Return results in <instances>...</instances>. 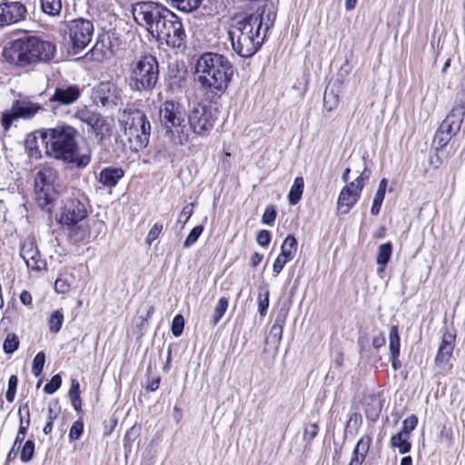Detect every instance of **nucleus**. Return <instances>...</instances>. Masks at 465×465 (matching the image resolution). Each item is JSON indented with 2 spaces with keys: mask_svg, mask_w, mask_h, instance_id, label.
Wrapping results in <instances>:
<instances>
[{
  "mask_svg": "<svg viewBox=\"0 0 465 465\" xmlns=\"http://www.w3.org/2000/svg\"><path fill=\"white\" fill-rule=\"evenodd\" d=\"M79 95V89H55L50 101L59 102L62 104H69L76 101Z\"/></svg>",
  "mask_w": 465,
  "mask_h": 465,
  "instance_id": "nucleus-28",
  "label": "nucleus"
},
{
  "mask_svg": "<svg viewBox=\"0 0 465 465\" xmlns=\"http://www.w3.org/2000/svg\"><path fill=\"white\" fill-rule=\"evenodd\" d=\"M409 436L398 432L397 434L391 437V445L393 448H398L400 453L401 454L408 453L411 448V444L409 441Z\"/></svg>",
  "mask_w": 465,
  "mask_h": 465,
  "instance_id": "nucleus-36",
  "label": "nucleus"
},
{
  "mask_svg": "<svg viewBox=\"0 0 465 465\" xmlns=\"http://www.w3.org/2000/svg\"><path fill=\"white\" fill-rule=\"evenodd\" d=\"M45 354L43 351L38 352L35 356V358L33 360V363H32V373L35 377H38L42 373L44 366H45Z\"/></svg>",
  "mask_w": 465,
  "mask_h": 465,
  "instance_id": "nucleus-46",
  "label": "nucleus"
},
{
  "mask_svg": "<svg viewBox=\"0 0 465 465\" xmlns=\"http://www.w3.org/2000/svg\"><path fill=\"white\" fill-rule=\"evenodd\" d=\"M57 418V413L51 408H48L47 421L45 425L43 431L45 435L52 432L54 420Z\"/></svg>",
  "mask_w": 465,
  "mask_h": 465,
  "instance_id": "nucleus-60",
  "label": "nucleus"
},
{
  "mask_svg": "<svg viewBox=\"0 0 465 465\" xmlns=\"http://www.w3.org/2000/svg\"><path fill=\"white\" fill-rule=\"evenodd\" d=\"M124 176V171L121 167H105L98 175V182L106 188H113Z\"/></svg>",
  "mask_w": 465,
  "mask_h": 465,
  "instance_id": "nucleus-21",
  "label": "nucleus"
},
{
  "mask_svg": "<svg viewBox=\"0 0 465 465\" xmlns=\"http://www.w3.org/2000/svg\"><path fill=\"white\" fill-rule=\"evenodd\" d=\"M232 75V67L222 54L206 53L196 64L195 79L202 87H227Z\"/></svg>",
  "mask_w": 465,
  "mask_h": 465,
  "instance_id": "nucleus-3",
  "label": "nucleus"
},
{
  "mask_svg": "<svg viewBox=\"0 0 465 465\" xmlns=\"http://www.w3.org/2000/svg\"><path fill=\"white\" fill-rule=\"evenodd\" d=\"M269 291H265L263 294L259 293L258 295V311L262 317H264L269 308Z\"/></svg>",
  "mask_w": 465,
  "mask_h": 465,
  "instance_id": "nucleus-52",
  "label": "nucleus"
},
{
  "mask_svg": "<svg viewBox=\"0 0 465 465\" xmlns=\"http://www.w3.org/2000/svg\"><path fill=\"white\" fill-rule=\"evenodd\" d=\"M417 424L418 418L415 415H411L403 420L402 429L399 432L410 437V433L416 428Z\"/></svg>",
  "mask_w": 465,
  "mask_h": 465,
  "instance_id": "nucleus-50",
  "label": "nucleus"
},
{
  "mask_svg": "<svg viewBox=\"0 0 465 465\" xmlns=\"http://www.w3.org/2000/svg\"><path fill=\"white\" fill-rule=\"evenodd\" d=\"M303 178L302 176L296 177L288 193V200L290 204L295 205L300 202L303 193Z\"/></svg>",
  "mask_w": 465,
  "mask_h": 465,
  "instance_id": "nucleus-31",
  "label": "nucleus"
},
{
  "mask_svg": "<svg viewBox=\"0 0 465 465\" xmlns=\"http://www.w3.org/2000/svg\"><path fill=\"white\" fill-rule=\"evenodd\" d=\"M55 53L56 47L54 43L35 36L36 63L49 62L54 57Z\"/></svg>",
  "mask_w": 465,
  "mask_h": 465,
  "instance_id": "nucleus-22",
  "label": "nucleus"
},
{
  "mask_svg": "<svg viewBox=\"0 0 465 465\" xmlns=\"http://www.w3.org/2000/svg\"><path fill=\"white\" fill-rule=\"evenodd\" d=\"M392 252V244L391 242L382 243L379 246L376 262L379 265H386Z\"/></svg>",
  "mask_w": 465,
  "mask_h": 465,
  "instance_id": "nucleus-40",
  "label": "nucleus"
},
{
  "mask_svg": "<svg viewBox=\"0 0 465 465\" xmlns=\"http://www.w3.org/2000/svg\"><path fill=\"white\" fill-rule=\"evenodd\" d=\"M19 347V339L18 336L15 333L7 334L4 344L3 350L6 354L14 353Z\"/></svg>",
  "mask_w": 465,
  "mask_h": 465,
  "instance_id": "nucleus-41",
  "label": "nucleus"
},
{
  "mask_svg": "<svg viewBox=\"0 0 465 465\" xmlns=\"http://www.w3.org/2000/svg\"><path fill=\"white\" fill-rule=\"evenodd\" d=\"M287 262H288L285 259L278 255L272 265V271L275 276L278 275L282 271Z\"/></svg>",
  "mask_w": 465,
  "mask_h": 465,
  "instance_id": "nucleus-64",
  "label": "nucleus"
},
{
  "mask_svg": "<svg viewBox=\"0 0 465 465\" xmlns=\"http://www.w3.org/2000/svg\"><path fill=\"white\" fill-rule=\"evenodd\" d=\"M160 122L165 136L174 145H183L189 141V128L185 124L184 112L178 103L166 101L160 107Z\"/></svg>",
  "mask_w": 465,
  "mask_h": 465,
  "instance_id": "nucleus-5",
  "label": "nucleus"
},
{
  "mask_svg": "<svg viewBox=\"0 0 465 465\" xmlns=\"http://www.w3.org/2000/svg\"><path fill=\"white\" fill-rule=\"evenodd\" d=\"M451 138L450 135L438 129L434 135L433 143L437 150L442 149L449 143Z\"/></svg>",
  "mask_w": 465,
  "mask_h": 465,
  "instance_id": "nucleus-49",
  "label": "nucleus"
},
{
  "mask_svg": "<svg viewBox=\"0 0 465 465\" xmlns=\"http://www.w3.org/2000/svg\"><path fill=\"white\" fill-rule=\"evenodd\" d=\"M86 203L87 199L84 196L67 199L61 208L58 223L63 227L81 223L87 217Z\"/></svg>",
  "mask_w": 465,
  "mask_h": 465,
  "instance_id": "nucleus-12",
  "label": "nucleus"
},
{
  "mask_svg": "<svg viewBox=\"0 0 465 465\" xmlns=\"http://www.w3.org/2000/svg\"><path fill=\"white\" fill-rule=\"evenodd\" d=\"M91 129L101 146H104V141L112 134L111 124L101 114L97 117Z\"/></svg>",
  "mask_w": 465,
  "mask_h": 465,
  "instance_id": "nucleus-25",
  "label": "nucleus"
},
{
  "mask_svg": "<svg viewBox=\"0 0 465 465\" xmlns=\"http://www.w3.org/2000/svg\"><path fill=\"white\" fill-rule=\"evenodd\" d=\"M63 322H64L63 310L59 309V310L54 311L50 314V316L47 320V324H48L50 332H52V333L59 332L62 328Z\"/></svg>",
  "mask_w": 465,
  "mask_h": 465,
  "instance_id": "nucleus-37",
  "label": "nucleus"
},
{
  "mask_svg": "<svg viewBox=\"0 0 465 465\" xmlns=\"http://www.w3.org/2000/svg\"><path fill=\"white\" fill-rule=\"evenodd\" d=\"M258 244H260L262 247H266L269 245L271 242V233L267 230H261L257 233L256 237Z\"/></svg>",
  "mask_w": 465,
  "mask_h": 465,
  "instance_id": "nucleus-62",
  "label": "nucleus"
},
{
  "mask_svg": "<svg viewBox=\"0 0 465 465\" xmlns=\"http://www.w3.org/2000/svg\"><path fill=\"white\" fill-rule=\"evenodd\" d=\"M170 13L171 10L163 5L152 1L139 2L133 6L135 22L144 26L153 36Z\"/></svg>",
  "mask_w": 465,
  "mask_h": 465,
  "instance_id": "nucleus-8",
  "label": "nucleus"
},
{
  "mask_svg": "<svg viewBox=\"0 0 465 465\" xmlns=\"http://www.w3.org/2000/svg\"><path fill=\"white\" fill-rule=\"evenodd\" d=\"M181 11L191 12L199 6L200 0H170Z\"/></svg>",
  "mask_w": 465,
  "mask_h": 465,
  "instance_id": "nucleus-44",
  "label": "nucleus"
},
{
  "mask_svg": "<svg viewBox=\"0 0 465 465\" xmlns=\"http://www.w3.org/2000/svg\"><path fill=\"white\" fill-rule=\"evenodd\" d=\"M281 249H284L286 251H292V253H296L297 252V241L294 236L288 235L283 241Z\"/></svg>",
  "mask_w": 465,
  "mask_h": 465,
  "instance_id": "nucleus-61",
  "label": "nucleus"
},
{
  "mask_svg": "<svg viewBox=\"0 0 465 465\" xmlns=\"http://www.w3.org/2000/svg\"><path fill=\"white\" fill-rule=\"evenodd\" d=\"M339 102V89H325L323 94V105L326 110L331 111Z\"/></svg>",
  "mask_w": 465,
  "mask_h": 465,
  "instance_id": "nucleus-39",
  "label": "nucleus"
},
{
  "mask_svg": "<svg viewBox=\"0 0 465 465\" xmlns=\"http://www.w3.org/2000/svg\"><path fill=\"white\" fill-rule=\"evenodd\" d=\"M276 215H277V213H276L275 207L273 205L271 204V205L266 206L265 211L262 217V223L267 224V225H272L276 219Z\"/></svg>",
  "mask_w": 465,
  "mask_h": 465,
  "instance_id": "nucleus-56",
  "label": "nucleus"
},
{
  "mask_svg": "<svg viewBox=\"0 0 465 465\" xmlns=\"http://www.w3.org/2000/svg\"><path fill=\"white\" fill-rule=\"evenodd\" d=\"M362 404L366 417L372 421L377 420L382 409V402L380 396L373 391L366 392Z\"/></svg>",
  "mask_w": 465,
  "mask_h": 465,
  "instance_id": "nucleus-19",
  "label": "nucleus"
},
{
  "mask_svg": "<svg viewBox=\"0 0 465 465\" xmlns=\"http://www.w3.org/2000/svg\"><path fill=\"white\" fill-rule=\"evenodd\" d=\"M13 105L20 116L24 118L32 117L40 109L39 105L24 101H16Z\"/></svg>",
  "mask_w": 465,
  "mask_h": 465,
  "instance_id": "nucleus-33",
  "label": "nucleus"
},
{
  "mask_svg": "<svg viewBox=\"0 0 465 465\" xmlns=\"http://www.w3.org/2000/svg\"><path fill=\"white\" fill-rule=\"evenodd\" d=\"M69 38L74 54L84 50L91 42L94 25L89 20L78 18L68 24Z\"/></svg>",
  "mask_w": 465,
  "mask_h": 465,
  "instance_id": "nucleus-11",
  "label": "nucleus"
},
{
  "mask_svg": "<svg viewBox=\"0 0 465 465\" xmlns=\"http://www.w3.org/2000/svg\"><path fill=\"white\" fill-rule=\"evenodd\" d=\"M153 37L172 48H179L185 44L187 35L181 18L171 11Z\"/></svg>",
  "mask_w": 465,
  "mask_h": 465,
  "instance_id": "nucleus-10",
  "label": "nucleus"
},
{
  "mask_svg": "<svg viewBox=\"0 0 465 465\" xmlns=\"http://www.w3.org/2000/svg\"><path fill=\"white\" fill-rule=\"evenodd\" d=\"M4 56L7 62L18 66L34 64L26 37L11 42L10 45L5 48Z\"/></svg>",
  "mask_w": 465,
  "mask_h": 465,
  "instance_id": "nucleus-13",
  "label": "nucleus"
},
{
  "mask_svg": "<svg viewBox=\"0 0 465 465\" xmlns=\"http://www.w3.org/2000/svg\"><path fill=\"white\" fill-rule=\"evenodd\" d=\"M370 175L371 171L365 167L354 181L346 183L347 184L342 189H347L348 192L352 193L357 192V194L361 195L362 189L365 186V183L369 180Z\"/></svg>",
  "mask_w": 465,
  "mask_h": 465,
  "instance_id": "nucleus-29",
  "label": "nucleus"
},
{
  "mask_svg": "<svg viewBox=\"0 0 465 465\" xmlns=\"http://www.w3.org/2000/svg\"><path fill=\"white\" fill-rule=\"evenodd\" d=\"M163 223H155L147 234L146 242L148 244H152V242H154L159 237L163 231Z\"/></svg>",
  "mask_w": 465,
  "mask_h": 465,
  "instance_id": "nucleus-57",
  "label": "nucleus"
},
{
  "mask_svg": "<svg viewBox=\"0 0 465 465\" xmlns=\"http://www.w3.org/2000/svg\"><path fill=\"white\" fill-rule=\"evenodd\" d=\"M100 114L87 110L82 109L76 112V118H78L83 123L86 124L88 126L92 127L97 117Z\"/></svg>",
  "mask_w": 465,
  "mask_h": 465,
  "instance_id": "nucleus-43",
  "label": "nucleus"
},
{
  "mask_svg": "<svg viewBox=\"0 0 465 465\" xmlns=\"http://www.w3.org/2000/svg\"><path fill=\"white\" fill-rule=\"evenodd\" d=\"M18 415L20 417L19 428L12 446L15 449L20 448V445L24 441L27 433V430L30 426V410L28 402H25L19 407Z\"/></svg>",
  "mask_w": 465,
  "mask_h": 465,
  "instance_id": "nucleus-20",
  "label": "nucleus"
},
{
  "mask_svg": "<svg viewBox=\"0 0 465 465\" xmlns=\"http://www.w3.org/2000/svg\"><path fill=\"white\" fill-rule=\"evenodd\" d=\"M277 7L273 2L257 3L255 11L235 15L230 25L232 47L240 56L254 55L262 45L268 30L273 25Z\"/></svg>",
  "mask_w": 465,
  "mask_h": 465,
  "instance_id": "nucleus-1",
  "label": "nucleus"
},
{
  "mask_svg": "<svg viewBox=\"0 0 465 465\" xmlns=\"http://www.w3.org/2000/svg\"><path fill=\"white\" fill-rule=\"evenodd\" d=\"M58 198L55 187L35 188V199L37 205L45 212L51 213Z\"/></svg>",
  "mask_w": 465,
  "mask_h": 465,
  "instance_id": "nucleus-18",
  "label": "nucleus"
},
{
  "mask_svg": "<svg viewBox=\"0 0 465 465\" xmlns=\"http://www.w3.org/2000/svg\"><path fill=\"white\" fill-rule=\"evenodd\" d=\"M455 330L447 329L442 335L441 342L435 357V364L440 370H445L449 364L455 347Z\"/></svg>",
  "mask_w": 465,
  "mask_h": 465,
  "instance_id": "nucleus-15",
  "label": "nucleus"
},
{
  "mask_svg": "<svg viewBox=\"0 0 465 465\" xmlns=\"http://www.w3.org/2000/svg\"><path fill=\"white\" fill-rule=\"evenodd\" d=\"M184 328V319L181 314H177L173 317L172 322V333L175 337L182 335Z\"/></svg>",
  "mask_w": 465,
  "mask_h": 465,
  "instance_id": "nucleus-53",
  "label": "nucleus"
},
{
  "mask_svg": "<svg viewBox=\"0 0 465 465\" xmlns=\"http://www.w3.org/2000/svg\"><path fill=\"white\" fill-rule=\"evenodd\" d=\"M18 384V378L16 375H11L8 380V388L5 392V399L8 402H13L15 397L16 389Z\"/></svg>",
  "mask_w": 465,
  "mask_h": 465,
  "instance_id": "nucleus-48",
  "label": "nucleus"
},
{
  "mask_svg": "<svg viewBox=\"0 0 465 465\" xmlns=\"http://www.w3.org/2000/svg\"><path fill=\"white\" fill-rule=\"evenodd\" d=\"M71 284L70 282L62 277H58L54 282V290L58 293H66L70 291Z\"/></svg>",
  "mask_w": 465,
  "mask_h": 465,
  "instance_id": "nucleus-58",
  "label": "nucleus"
},
{
  "mask_svg": "<svg viewBox=\"0 0 465 465\" xmlns=\"http://www.w3.org/2000/svg\"><path fill=\"white\" fill-rule=\"evenodd\" d=\"M27 9L19 1L0 4V27L12 25L25 20Z\"/></svg>",
  "mask_w": 465,
  "mask_h": 465,
  "instance_id": "nucleus-14",
  "label": "nucleus"
},
{
  "mask_svg": "<svg viewBox=\"0 0 465 465\" xmlns=\"http://www.w3.org/2000/svg\"><path fill=\"white\" fill-rule=\"evenodd\" d=\"M371 443L370 435L362 436L357 442L349 465H361L364 461Z\"/></svg>",
  "mask_w": 465,
  "mask_h": 465,
  "instance_id": "nucleus-23",
  "label": "nucleus"
},
{
  "mask_svg": "<svg viewBox=\"0 0 465 465\" xmlns=\"http://www.w3.org/2000/svg\"><path fill=\"white\" fill-rule=\"evenodd\" d=\"M193 206H194V204L193 203H189L186 206H184L183 208L182 212L180 213L177 223H181L182 229L184 227L185 223L189 221V219L193 215Z\"/></svg>",
  "mask_w": 465,
  "mask_h": 465,
  "instance_id": "nucleus-54",
  "label": "nucleus"
},
{
  "mask_svg": "<svg viewBox=\"0 0 465 465\" xmlns=\"http://www.w3.org/2000/svg\"><path fill=\"white\" fill-rule=\"evenodd\" d=\"M203 225H197V226L193 227L191 230V232H189V234L186 237V239L184 240L183 247L184 248H189L193 244H194L197 242V240L199 239V237L201 236V234L203 233Z\"/></svg>",
  "mask_w": 465,
  "mask_h": 465,
  "instance_id": "nucleus-47",
  "label": "nucleus"
},
{
  "mask_svg": "<svg viewBox=\"0 0 465 465\" xmlns=\"http://www.w3.org/2000/svg\"><path fill=\"white\" fill-rule=\"evenodd\" d=\"M400 334L397 325H392L390 328L389 332V350L390 355L391 356H400Z\"/></svg>",
  "mask_w": 465,
  "mask_h": 465,
  "instance_id": "nucleus-34",
  "label": "nucleus"
},
{
  "mask_svg": "<svg viewBox=\"0 0 465 465\" xmlns=\"http://www.w3.org/2000/svg\"><path fill=\"white\" fill-rule=\"evenodd\" d=\"M35 442L32 440H27L22 447L20 452V460L22 462H29L35 455Z\"/></svg>",
  "mask_w": 465,
  "mask_h": 465,
  "instance_id": "nucleus-42",
  "label": "nucleus"
},
{
  "mask_svg": "<svg viewBox=\"0 0 465 465\" xmlns=\"http://www.w3.org/2000/svg\"><path fill=\"white\" fill-rule=\"evenodd\" d=\"M64 228L68 231V237L71 242L74 243L85 241L90 236L89 227L83 223H74Z\"/></svg>",
  "mask_w": 465,
  "mask_h": 465,
  "instance_id": "nucleus-27",
  "label": "nucleus"
},
{
  "mask_svg": "<svg viewBox=\"0 0 465 465\" xmlns=\"http://www.w3.org/2000/svg\"><path fill=\"white\" fill-rule=\"evenodd\" d=\"M77 132L71 126H61L40 131L47 155L72 166L84 169L91 162L89 149L82 150L76 142Z\"/></svg>",
  "mask_w": 465,
  "mask_h": 465,
  "instance_id": "nucleus-2",
  "label": "nucleus"
},
{
  "mask_svg": "<svg viewBox=\"0 0 465 465\" xmlns=\"http://www.w3.org/2000/svg\"><path fill=\"white\" fill-rule=\"evenodd\" d=\"M217 108L209 103L193 104L188 113L189 131L199 136L208 135L217 120Z\"/></svg>",
  "mask_w": 465,
  "mask_h": 465,
  "instance_id": "nucleus-9",
  "label": "nucleus"
},
{
  "mask_svg": "<svg viewBox=\"0 0 465 465\" xmlns=\"http://www.w3.org/2000/svg\"><path fill=\"white\" fill-rule=\"evenodd\" d=\"M229 306V301L226 297H221L215 305L213 313L211 318V324L213 327L216 326L221 319L223 317Z\"/></svg>",
  "mask_w": 465,
  "mask_h": 465,
  "instance_id": "nucleus-35",
  "label": "nucleus"
},
{
  "mask_svg": "<svg viewBox=\"0 0 465 465\" xmlns=\"http://www.w3.org/2000/svg\"><path fill=\"white\" fill-rule=\"evenodd\" d=\"M124 136L117 134L114 141L117 148L123 151L129 143L131 150L138 151L147 146L151 134V124L147 116L141 111H134L129 114L124 124L121 121Z\"/></svg>",
  "mask_w": 465,
  "mask_h": 465,
  "instance_id": "nucleus-4",
  "label": "nucleus"
},
{
  "mask_svg": "<svg viewBox=\"0 0 465 465\" xmlns=\"http://www.w3.org/2000/svg\"><path fill=\"white\" fill-rule=\"evenodd\" d=\"M62 384V378L59 374L54 375L51 380L45 385L44 391L47 394L54 393Z\"/></svg>",
  "mask_w": 465,
  "mask_h": 465,
  "instance_id": "nucleus-51",
  "label": "nucleus"
},
{
  "mask_svg": "<svg viewBox=\"0 0 465 465\" xmlns=\"http://www.w3.org/2000/svg\"><path fill=\"white\" fill-rule=\"evenodd\" d=\"M20 117L21 116L19 113H17V111L14 108L13 105L11 111H6L3 114L1 119V125L5 131H7L11 127L13 122Z\"/></svg>",
  "mask_w": 465,
  "mask_h": 465,
  "instance_id": "nucleus-45",
  "label": "nucleus"
},
{
  "mask_svg": "<svg viewBox=\"0 0 465 465\" xmlns=\"http://www.w3.org/2000/svg\"><path fill=\"white\" fill-rule=\"evenodd\" d=\"M20 256L28 269L40 271L45 266V262L40 258L37 246L32 240L24 242L21 246Z\"/></svg>",
  "mask_w": 465,
  "mask_h": 465,
  "instance_id": "nucleus-17",
  "label": "nucleus"
},
{
  "mask_svg": "<svg viewBox=\"0 0 465 465\" xmlns=\"http://www.w3.org/2000/svg\"><path fill=\"white\" fill-rule=\"evenodd\" d=\"M465 115V105L462 102L455 104L450 113L440 124L439 129L451 137L455 136L461 126Z\"/></svg>",
  "mask_w": 465,
  "mask_h": 465,
  "instance_id": "nucleus-16",
  "label": "nucleus"
},
{
  "mask_svg": "<svg viewBox=\"0 0 465 465\" xmlns=\"http://www.w3.org/2000/svg\"><path fill=\"white\" fill-rule=\"evenodd\" d=\"M43 12L50 16L58 15L62 10L61 0H41Z\"/></svg>",
  "mask_w": 465,
  "mask_h": 465,
  "instance_id": "nucleus-38",
  "label": "nucleus"
},
{
  "mask_svg": "<svg viewBox=\"0 0 465 465\" xmlns=\"http://www.w3.org/2000/svg\"><path fill=\"white\" fill-rule=\"evenodd\" d=\"M56 179V170L50 166H45L35 174V188L55 187Z\"/></svg>",
  "mask_w": 465,
  "mask_h": 465,
  "instance_id": "nucleus-24",
  "label": "nucleus"
},
{
  "mask_svg": "<svg viewBox=\"0 0 465 465\" xmlns=\"http://www.w3.org/2000/svg\"><path fill=\"white\" fill-rule=\"evenodd\" d=\"M387 183H388V181L386 178H382L379 183V187L375 193V196H374V199L372 202V206L371 208V213L372 215H378L380 213L381 207L382 202L385 197Z\"/></svg>",
  "mask_w": 465,
  "mask_h": 465,
  "instance_id": "nucleus-30",
  "label": "nucleus"
},
{
  "mask_svg": "<svg viewBox=\"0 0 465 465\" xmlns=\"http://www.w3.org/2000/svg\"><path fill=\"white\" fill-rule=\"evenodd\" d=\"M160 122L165 136L174 145H183L189 141V128L185 124L184 112L178 103L166 101L160 107Z\"/></svg>",
  "mask_w": 465,
  "mask_h": 465,
  "instance_id": "nucleus-6",
  "label": "nucleus"
},
{
  "mask_svg": "<svg viewBox=\"0 0 465 465\" xmlns=\"http://www.w3.org/2000/svg\"><path fill=\"white\" fill-rule=\"evenodd\" d=\"M84 431V422L80 420L74 421L70 428L69 439L70 440H79Z\"/></svg>",
  "mask_w": 465,
  "mask_h": 465,
  "instance_id": "nucleus-55",
  "label": "nucleus"
},
{
  "mask_svg": "<svg viewBox=\"0 0 465 465\" xmlns=\"http://www.w3.org/2000/svg\"><path fill=\"white\" fill-rule=\"evenodd\" d=\"M36 137L29 135L25 140V147L28 150V153L31 156H34V151L37 152V146H36Z\"/></svg>",
  "mask_w": 465,
  "mask_h": 465,
  "instance_id": "nucleus-63",
  "label": "nucleus"
},
{
  "mask_svg": "<svg viewBox=\"0 0 465 465\" xmlns=\"http://www.w3.org/2000/svg\"><path fill=\"white\" fill-rule=\"evenodd\" d=\"M158 78V62L153 55H143L130 65V87H154Z\"/></svg>",
  "mask_w": 465,
  "mask_h": 465,
  "instance_id": "nucleus-7",
  "label": "nucleus"
},
{
  "mask_svg": "<svg viewBox=\"0 0 465 465\" xmlns=\"http://www.w3.org/2000/svg\"><path fill=\"white\" fill-rule=\"evenodd\" d=\"M284 321L277 318L271 327L269 336L266 339L267 343H272L279 346L282 338Z\"/></svg>",
  "mask_w": 465,
  "mask_h": 465,
  "instance_id": "nucleus-32",
  "label": "nucleus"
},
{
  "mask_svg": "<svg viewBox=\"0 0 465 465\" xmlns=\"http://www.w3.org/2000/svg\"><path fill=\"white\" fill-rule=\"evenodd\" d=\"M361 195L356 193L348 192L347 189H341L337 200V211L341 214H346L355 205Z\"/></svg>",
  "mask_w": 465,
  "mask_h": 465,
  "instance_id": "nucleus-26",
  "label": "nucleus"
},
{
  "mask_svg": "<svg viewBox=\"0 0 465 465\" xmlns=\"http://www.w3.org/2000/svg\"><path fill=\"white\" fill-rule=\"evenodd\" d=\"M319 431V427L316 423L306 425L303 431V438L307 441L313 440Z\"/></svg>",
  "mask_w": 465,
  "mask_h": 465,
  "instance_id": "nucleus-59",
  "label": "nucleus"
}]
</instances>
